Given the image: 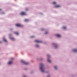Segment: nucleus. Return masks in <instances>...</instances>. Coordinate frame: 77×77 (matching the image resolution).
I'll return each instance as SVG.
<instances>
[{
    "mask_svg": "<svg viewBox=\"0 0 77 77\" xmlns=\"http://www.w3.org/2000/svg\"><path fill=\"white\" fill-rule=\"evenodd\" d=\"M40 69L42 72H44V66L42 63L40 64Z\"/></svg>",
    "mask_w": 77,
    "mask_h": 77,
    "instance_id": "obj_1",
    "label": "nucleus"
},
{
    "mask_svg": "<svg viewBox=\"0 0 77 77\" xmlns=\"http://www.w3.org/2000/svg\"><path fill=\"white\" fill-rule=\"evenodd\" d=\"M21 63H23L25 65H28L29 64V63L26 62L23 60H21Z\"/></svg>",
    "mask_w": 77,
    "mask_h": 77,
    "instance_id": "obj_2",
    "label": "nucleus"
},
{
    "mask_svg": "<svg viewBox=\"0 0 77 77\" xmlns=\"http://www.w3.org/2000/svg\"><path fill=\"white\" fill-rule=\"evenodd\" d=\"M17 27H22V26L20 24H16Z\"/></svg>",
    "mask_w": 77,
    "mask_h": 77,
    "instance_id": "obj_3",
    "label": "nucleus"
},
{
    "mask_svg": "<svg viewBox=\"0 0 77 77\" xmlns=\"http://www.w3.org/2000/svg\"><path fill=\"white\" fill-rule=\"evenodd\" d=\"M20 14L22 15H26V13L24 12H22L20 13Z\"/></svg>",
    "mask_w": 77,
    "mask_h": 77,
    "instance_id": "obj_4",
    "label": "nucleus"
},
{
    "mask_svg": "<svg viewBox=\"0 0 77 77\" xmlns=\"http://www.w3.org/2000/svg\"><path fill=\"white\" fill-rule=\"evenodd\" d=\"M35 42H39L40 43H41V42H42V41H39V40H35Z\"/></svg>",
    "mask_w": 77,
    "mask_h": 77,
    "instance_id": "obj_5",
    "label": "nucleus"
},
{
    "mask_svg": "<svg viewBox=\"0 0 77 77\" xmlns=\"http://www.w3.org/2000/svg\"><path fill=\"white\" fill-rule=\"evenodd\" d=\"M55 8H59V7H60V6L58 5H56L55 6Z\"/></svg>",
    "mask_w": 77,
    "mask_h": 77,
    "instance_id": "obj_6",
    "label": "nucleus"
},
{
    "mask_svg": "<svg viewBox=\"0 0 77 77\" xmlns=\"http://www.w3.org/2000/svg\"><path fill=\"white\" fill-rule=\"evenodd\" d=\"M12 62L11 61H9L8 63V65H11V64H12Z\"/></svg>",
    "mask_w": 77,
    "mask_h": 77,
    "instance_id": "obj_7",
    "label": "nucleus"
},
{
    "mask_svg": "<svg viewBox=\"0 0 77 77\" xmlns=\"http://www.w3.org/2000/svg\"><path fill=\"white\" fill-rule=\"evenodd\" d=\"M73 51H74V52H77V49H74L73 50Z\"/></svg>",
    "mask_w": 77,
    "mask_h": 77,
    "instance_id": "obj_8",
    "label": "nucleus"
},
{
    "mask_svg": "<svg viewBox=\"0 0 77 77\" xmlns=\"http://www.w3.org/2000/svg\"><path fill=\"white\" fill-rule=\"evenodd\" d=\"M14 33H15V34H16V35H18V32H14Z\"/></svg>",
    "mask_w": 77,
    "mask_h": 77,
    "instance_id": "obj_9",
    "label": "nucleus"
},
{
    "mask_svg": "<svg viewBox=\"0 0 77 77\" xmlns=\"http://www.w3.org/2000/svg\"><path fill=\"white\" fill-rule=\"evenodd\" d=\"M3 40L5 41V42H7V40H6V39L5 38H3Z\"/></svg>",
    "mask_w": 77,
    "mask_h": 77,
    "instance_id": "obj_10",
    "label": "nucleus"
},
{
    "mask_svg": "<svg viewBox=\"0 0 77 77\" xmlns=\"http://www.w3.org/2000/svg\"><path fill=\"white\" fill-rule=\"evenodd\" d=\"M56 36H57V37H60V35L59 34L56 35Z\"/></svg>",
    "mask_w": 77,
    "mask_h": 77,
    "instance_id": "obj_11",
    "label": "nucleus"
},
{
    "mask_svg": "<svg viewBox=\"0 0 77 77\" xmlns=\"http://www.w3.org/2000/svg\"><path fill=\"white\" fill-rule=\"evenodd\" d=\"M10 39H12V40H14V38L13 37H10Z\"/></svg>",
    "mask_w": 77,
    "mask_h": 77,
    "instance_id": "obj_12",
    "label": "nucleus"
},
{
    "mask_svg": "<svg viewBox=\"0 0 77 77\" xmlns=\"http://www.w3.org/2000/svg\"><path fill=\"white\" fill-rule=\"evenodd\" d=\"M24 21H29V20L25 19Z\"/></svg>",
    "mask_w": 77,
    "mask_h": 77,
    "instance_id": "obj_13",
    "label": "nucleus"
},
{
    "mask_svg": "<svg viewBox=\"0 0 77 77\" xmlns=\"http://www.w3.org/2000/svg\"><path fill=\"white\" fill-rule=\"evenodd\" d=\"M48 62H49V63H51V61H50V60H49V59L48 60Z\"/></svg>",
    "mask_w": 77,
    "mask_h": 77,
    "instance_id": "obj_14",
    "label": "nucleus"
},
{
    "mask_svg": "<svg viewBox=\"0 0 77 77\" xmlns=\"http://www.w3.org/2000/svg\"><path fill=\"white\" fill-rule=\"evenodd\" d=\"M53 5H55V4H56V2H54L53 3Z\"/></svg>",
    "mask_w": 77,
    "mask_h": 77,
    "instance_id": "obj_15",
    "label": "nucleus"
},
{
    "mask_svg": "<svg viewBox=\"0 0 77 77\" xmlns=\"http://www.w3.org/2000/svg\"><path fill=\"white\" fill-rule=\"evenodd\" d=\"M63 29H66V26H63Z\"/></svg>",
    "mask_w": 77,
    "mask_h": 77,
    "instance_id": "obj_16",
    "label": "nucleus"
},
{
    "mask_svg": "<svg viewBox=\"0 0 77 77\" xmlns=\"http://www.w3.org/2000/svg\"><path fill=\"white\" fill-rule=\"evenodd\" d=\"M34 37H35V36H31V37H30L31 38H33Z\"/></svg>",
    "mask_w": 77,
    "mask_h": 77,
    "instance_id": "obj_17",
    "label": "nucleus"
},
{
    "mask_svg": "<svg viewBox=\"0 0 77 77\" xmlns=\"http://www.w3.org/2000/svg\"><path fill=\"white\" fill-rule=\"evenodd\" d=\"M54 68L55 69H57V67H56V66H55Z\"/></svg>",
    "mask_w": 77,
    "mask_h": 77,
    "instance_id": "obj_18",
    "label": "nucleus"
},
{
    "mask_svg": "<svg viewBox=\"0 0 77 77\" xmlns=\"http://www.w3.org/2000/svg\"><path fill=\"white\" fill-rule=\"evenodd\" d=\"M48 33V32H46L45 33V34H47Z\"/></svg>",
    "mask_w": 77,
    "mask_h": 77,
    "instance_id": "obj_19",
    "label": "nucleus"
},
{
    "mask_svg": "<svg viewBox=\"0 0 77 77\" xmlns=\"http://www.w3.org/2000/svg\"><path fill=\"white\" fill-rule=\"evenodd\" d=\"M47 56L48 57H50V55H48Z\"/></svg>",
    "mask_w": 77,
    "mask_h": 77,
    "instance_id": "obj_20",
    "label": "nucleus"
},
{
    "mask_svg": "<svg viewBox=\"0 0 77 77\" xmlns=\"http://www.w3.org/2000/svg\"><path fill=\"white\" fill-rule=\"evenodd\" d=\"M36 47H38L39 46H38V45H36Z\"/></svg>",
    "mask_w": 77,
    "mask_h": 77,
    "instance_id": "obj_21",
    "label": "nucleus"
},
{
    "mask_svg": "<svg viewBox=\"0 0 77 77\" xmlns=\"http://www.w3.org/2000/svg\"><path fill=\"white\" fill-rule=\"evenodd\" d=\"M28 10V9L27 8H26V11H27Z\"/></svg>",
    "mask_w": 77,
    "mask_h": 77,
    "instance_id": "obj_22",
    "label": "nucleus"
},
{
    "mask_svg": "<svg viewBox=\"0 0 77 77\" xmlns=\"http://www.w3.org/2000/svg\"><path fill=\"white\" fill-rule=\"evenodd\" d=\"M44 30V29H42V30Z\"/></svg>",
    "mask_w": 77,
    "mask_h": 77,
    "instance_id": "obj_23",
    "label": "nucleus"
},
{
    "mask_svg": "<svg viewBox=\"0 0 77 77\" xmlns=\"http://www.w3.org/2000/svg\"><path fill=\"white\" fill-rule=\"evenodd\" d=\"M55 48H57V47H56V46H55Z\"/></svg>",
    "mask_w": 77,
    "mask_h": 77,
    "instance_id": "obj_24",
    "label": "nucleus"
},
{
    "mask_svg": "<svg viewBox=\"0 0 77 77\" xmlns=\"http://www.w3.org/2000/svg\"><path fill=\"white\" fill-rule=\"evenodd\" d=\"M11 35H12L11 34L9 35V36H11Z\"/></svg>",
    "mask_w": 77,
    "mask_h": 77,
    "instance_id": "obj_25",
    "label": "nucleus"
},
{
    "mask_svg": "<svg viewBox=\"0 0 77 77\" xmlns=\"http://www.w3.org/2000/svg\"><path fill=\"white\" fill-rule=\"evenodd\" d=\"M13 59H14L13 58H11V60H13Z\"/></svg>",
    "mask_w": 77,
    "mask_h": 77,
    "instance_id": "obj_26",
    "label": "nucleus"
},
{
    "mask_svg": "<svg viewBox=\"0 0 77 77\" xmlns=\"http://www.w3.org/2000/svg\"><path fill=\"white\" fill-rule=\"evenodd\" d=\"M47 77H50V75L48 76Z\"/></svg>",
    "mask_w": 77,
    "mask_h": 77,
    "instance_id": "obj_27",
    "label": "nucleus"
},
{
    "mask_svg": "<svg viewBox=\"0 0 77 77\" xmlns=\"http://www.w3.org/2000/svg\"><path fill=\"white\" fill-rule=\"evenodd\" d=\"M23 77H26V76H23Z\"/></svg>",
    "mask_w": 77,
    "mask_h": 77,
    "instance_id": "obj_28",
    "label": "nucleus"
},
{
    "mask_svg": "<svg viewBox=\"0 0 77 77\" xmlns=\"http://www.w3.org/2000/svg\"><path fill=\"white\" fill-rule=\"evenodd\" d=\"M0 11H2V9H0Z\"/></svg>",
    "mask_w": 77,
    "mask_h": 77,
    "instance_id": "obj_29",
    "label": "nucleus"
},
{
    "mask_svg": "<svg viewBox=\"0 0 77 77\" xmlns=\"http://www.w3.org/2000/svg\"><path fill=\"white\" fill-rule=\"evenodd\" d=\"M54 44H53V45H54Z\"/></svg>",
    "mask_w": 77,
    "mask_h": 77,
    "instance_id": "obj_30",
    "label": "nucleus"
},
{
    "mask_svg": "<svg viewBox=\"0 0 77 77\" xmlns=\"http://www.w3.org/2000/svg\"><path fill=\"white\" fill-rule=\"evenodd\" d=\"M1 43V42H0V43Z\"/></svg>",
    "mask_w": 77,
    "mask_h": 77,
    "instance_id": "obj_31",
    "label": "nucleus"
}]
</instances>
